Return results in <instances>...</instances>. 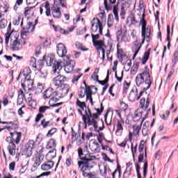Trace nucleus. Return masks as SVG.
<instances>
[{
    "instance_id": "5fc2aeb1",
    "label": "nucleus",
    "mask_w": 178,
    "mask_h": 178,
    "mask_svg": "<svg viewBox=\"0 0 178 178\" xmlns=\"http://www.w3.org/2000/svg\"><path fill=\"white\" fill-rule=\"evenodd\" d=\"M42 118H44V115L42 114V113H38L37 115H36V118H35V122L36 123H38V122H40V120H41V119H42Z\"/></svg>"
},
{
    "instance_id": "4c0bfd02",
    "label": "nucleus",
    "mask_w": 178,
    "mask_h": 178,
    "mask_svg": "<svg viewBox=\"0 0 178 178\" xmlns=\"http://www.w3.org/2000/svg\"><path fill=\"white\" fill-rule=\"evenodd\" d=\"M56 131H58V129L56 128H52L48 131L47 137H52V136H54V134L56 133Z\"/></svg>"
},
{
    "instance_id": "58836bf2",
    "label": "nucleus",
    "mask_w": 178,
    "mask_h": 178,
    "mask_svg": "<svg viewBox=\"0 0 178 178\" xmlns=\"http://www.w3.org/2000/svg\"><path fill=\"white\" fill-rule=\"evenodd\" d=\"M49 106H42L39 107V113H45L47 112V109H49Z\"/></svg>"
},
{
    "instance_id": "1a4fd4ad",
    "label": "nucleus",
    "mask_w": 178,
    "mask_h": 178,
    "mask_svg": "<svg viewBox=\"0 0 178 178\" xmlns=\"http://www.w3.org/2000/svg\"><path fill=\"white\" fill-rule=\"evenodd\" d=\"M65 81H66V77L62 75H58L53 79V84L55 86V87H56V88L62 87L63 85L66 86V87H67V85L63 84Z\"/></svg>"
},
{
    "instance_id": "052dcab7",
    "label": "nucleus",
    "mask_w": 178,
    "mask_h": 178,
    "mask_svg": "<svg viewBox=\"0 0 178 178\" xmlns=\"http://www.w3.org/2000/svg\"><path fill=\"white\" fill-rule=\"evenodd\" d=\"M48 124H49V121H45V119L42 120L41 121V125L45 129L46 127H48Z\"/></svg>"
},
{
    "instance_id": "cd10ccee",
    "label": "nucleus",
    "mask_w": 178,
    "mask_h": 178,
    "mask_svg": "<svg viewBox=\"0 0 178 178\" xmlns=\"http://www.w3.org/2000/svg\"><path fill=\"white\" fill-rule=\"evenodd\" d=\"M147 126H149V122L148 121H146L143 125V128L142 129V134L143 137H145L146 136H148V128Z\"/></svg>"
},
{
    "instance_id": "e2e57ef3",
    "label": "nucleus",
    "mask_w": 178,
    "mask_h": 178,
    "mask_svg": "<svg viewBox=\"0 0 178 178\" xmlns=\"http://www.w3.org/2000/svg\"><path fill=\"white\" fill-rule=\"evenodd\" d=\"M76 47L78 49H81V51H88V48H85L83 49V47H81V44L80 43H76Z\"/></svg>"
},
{
    "instance_id": "a878e982",
    "label": "nucleus",
    "mask_w": 178,
    "mask_h": 178,
    "mask_svg": "<svg viewBox=\"0 0 178 178\" xmlns=\"http://www.w3.org/2000/svg\"><path fill=\"white\" fill-rule=\"evenodd\" d=\"M90 159L95 160V159H97V157H95V156L91 155V154L88 153L85 154L83 158H81V161H83L82 162L90 161Z\"/></svg>"
},
{
    "instance_id": "bf43d9fd",
    "label": "nucleus",
    "mask_w": 178,
    "mask_h": 178,
    "mask_svg": "<svg viewBox=\"0 0 178 178\" xmlns=\"http://www.w3.org/2000/svg\"><path fill=\"white\" fill-rule=\"evenodd\" d=\"M133 129L136 134H138L140 133V130L141 129V127L134 125Z\"/></svg>"
},
{
    "instance_id": "7ed1b4c3",
    "label": "nucleus",
    "mask_w": 178,
    "mask_h": 178,
    "mask_svg": "<svg viewBox=\"0 0 178 178\" xmlns=\"http://www.w3.org/2000/svg\"><path fill=\"white\" fill-rule=\"evenodd\" d=\"M86 121L88 122V126H93L95 129V131H97V129H98V122L97 119L99 118L98 114L97 113H91V111H90V108L88 107V109L85 111Z\"/></svg>"
},
{
    "instance_id": "f8f14e48",
    "label": "nucleus",
    "mask_w": 178,
    "mask_h": 178,
    "mask_svg": "<svg viewBox=\"0 0 178 178\" xmlns=\"http://www.w3.org/2000/svg\"><path fill=\"white\" fill-rule=\"evenodd\" d=\"M57 5L52 6L51 7V15L54 19H60L62 17V12H60V8L57 7Z\"/></svg>"
},
{
    "instance_id": "09e8293b",
    "label": "nucleus",
    "mask_w": 178,
    "mask_h": 178,
    "mask_svg": "<svg viewBox=\"0 0 178 178\" xmlns=\"http://www.w3.org/2000/svg\"><path fill=\"white\" fill-rule=\"evenodd\" d=\"M108 112H106L105 114H104V120L106 122V124L107 126H111L112 124V119H111V120L108 122Z\"/></svg>"
},
{
    "instance_id": "6e6552de",
    "label": "nucleus",
    "mask_w": 178,
    "mask_h": 178,
    "mask_svg": "<svg viewBox=\"0 0 178 178\" xmlns=\"http://www.w3.org/2000/svg\"><path fill=\"white\" fill-rule=\"evenodd\" d=\"M11 137H7L6 139V141L7 143H9V138L10 141H13V143H15L17 144H19L20 143V140H22V132H11L10 133Z\"/></svg>"
},
{
    "instance_id": "37998d69",
    "label": "nucleus",
    "mask_w": 178,
    "mask_h": 178,
    "mask_svg": "<svg viewBox=\"0 0 178 178\" xmlns=\"http://www.w3.org/2000/svg\"><path fill=\"white\" fill-rule=\"evenodd\" d=\"M95 109L97 112V115H98V116H99V115H101V113H102V112H104V109L102 103L100 104V108H95Z\"/></svg>"
},
{
    "instance_id": "473e14b6",
    "label": "nucleus",
    "mask_w": 178,
    "mask_h": 178,
    "mask_svg": "<svg viewBox=\"0 0 178 178\" xmlns=\"http://www.w3.org/2000/svg\"><path fill=\"white\" fill-rule=\"evenodd\" d=\"M76 106L81 108L82 111H84V108H87L84 102H81L79 99H76Z\"/></svg>"
},
{
    "instance_id": "7c9ffc66",
    "label": "nucleus",
    "mask_w": 178,
    "mask_h": 178,
    "mask_svg": "<svg viewBox=\"0 0 178 178\" xmlns=\"http://www.w3.org/2000/svg\"><path fill=\"white\" fill-rule=\"evenodd\" d=\"M53 168H54L53 165L48 164L47 163H44V164H42L41 165L42 170H44V171L49 170L50 169H52Z\"/></svg>"
},
{
    "instance_id": "393cba45",
    "label": "nucleus",
    "mask_w": 178,
    "mask_h": 178,
    "mask_svg": "<svg viewBox=\"0 0 178 178\" xmlns=\"http://www.w3.org/2000/svg\"><path fill=\"white\" fill-rule=\"evenodd\" d=\"M127 21L131 22V24L132 26H136L138 22L136 20V17L134 16V14H131L128 17H127Z\"/></svg>"
},
{
    "instance_id": "b1692460",
    "label": "nucleus",
    "mask_w": 178,
    "mask_h": 178,
    "mask_svg": "<svg viewBox=\"0 0 178 178\" xmlns=\"http://www.w3.org/2000/svg\"><path fill=\"white\" fill-rule=\"evenodd\" d=\"M151 49H149L148 51H145L143 58H142V65H145L147 62L148 61V59H149V54Z\"/></svg>"
},
{
    "instance_id": "6ab92c4d",
    "label": "nucleus",
    "mask_w": 178,
    "mask_h": 178,
    "mask_svg": "<svg viewBox=\"0 0 178 178\" xmlns=\"http://www.w3.org/2000/svg\"><path fill=\"white\" fill-rule=\"evenodd\" d=\"M28 104L29 106H30L31 108H35V106H37V101L33 99V95L31 93L29 94Z\"/></svg>"
},
{
    "instance_id": "4d7b16f0",
    "label": "nucleus",
    "mask_w": 178,
    "mask_h": 178,
    "mask_svg": "<svg viewBox=\"0 0 178 178\" xmlns=\"http://www.w3.org/2000/svg\"><path fill=\"white\" fill-rule=\"evenodd\" d=\"M48 143L49 145H51V147H53V148H55V147H56V140H55V139L51 138Z\"/></svg>"
},
{
    "instance_id": "69168bd1",
    "label": "nucleus",
    "mask_w": 178,
    "mask_h": 178,
    "mask_svg": "<svg viewBox=\"0 0 178 178\" xmlns=\"http://www.w3.org/2000/svg\"><path fill=\"white\" fill-rule=\"evenodd\" d=\"M135 47V51H138V52H140V49H141V44L138 42H136L134 44Z\"/></svg>"
},
{
    "instance_id": "4468645a",
    "label": "nucleus",
    "mask_w": 178,
    "mask_h": 178,
    "mask_svg": "<svg viewBox=\"0 0 178 178\" xmlns=\"http://www.w3.org/2000/svg\"><path fill=\"white\" fill-rule=\"evenodd\" d=\"M128 99L129 101H130V102H134V101H138V99H140V96L138 97V90L136 89V91H134V90L132 89L129 93Z\"/></svg>"
},
{
    "instance_id": "6e6d98bb",
    "label": "nucleus",
    "mask_w": 178,
    "mask_h": 178,
    "mask_svg": "<svg viewBox=\"0 0 178 178\" xmlns=\"http://www.w3.org/2000/svg\"><path fill=\"white\" fill-rule=\"evenodd\" d=\"M49 106H51L52 108H55L56 106H60V105H63V102H60V103H51V102H49Z\"/></svg>"
},
{
    "instance_id": "13d9d810",
    "label": "nucleus",
    "mask_w": 178,
    "mask_h": 178,
    "mask_svg": "<svg viewBox=\"0 0 178 178\" xmlns=\"http://www.w3.org/2000/svg\"><path fill=\"white\" fill-rule=\"evenodd\" d=\"M34 8H35V6H32V7H26L25 8V11H24V15L26 17H27V15H29V12H30L31 9H34Z\"/></svg>"
},
{
    "instance_id": "39448f33",
    "label": "nucleus",
    "mask_w": 178,
    "mask_h": 178,
    "mask_svg": "<svg viewBox=\"0 0 178 178\" xmlns=\"http://www.w3.org/2000/svg\"><path fill=\"white\" fill-rule=\"evenodd\" d=\"M94 165H95V162L92 159H89L86 161H79L78 165L80 168L81 172H84V170H90L94 168Z\"/></svg>"
},
{
    "instance_id": "ea45409f",
    "label": "nucleus",
    "mask_w": 178,
    "mask_h": 178,
    "mask_svg": "<svg viewBox=\"0 0 178 178\" xmlns=\"http://www.w3.org/2000/svg\"><path fill=\"white\" fill-rule=\"evenodd\" d=\"M117 56L118 58H120L121 60H123V58L124 57V55H123V50L118 49Z\"/></svg>"
},
{
    "instance_id": "9d476101",
    "label": "nucleus",
    "mask_w": 178,
    "mask_h": 178,
    "mask_svg": "<svg viewBox=\"0 0 178 178\" xmlns=\"http://www.w3.org/2000/svg\"><path fill=\"white\" fill-rule=\"evenodd\" d=\"M57 48V54L60 58H66V54H67V49L66 46L63 43H58L56 46Z\"/></svg>"
},
{
    "instance_id": "f3484780",
    "label": "nucleus",
    "mask_w": 178,
    "mask_h": 178,
    "mask_svg": "<svg viewBox=\"0 0 178 178\" xmlns=\"http://www.w3.org/2000/svg\"><path fill=\"white\" fill-rule=\"evenodd\" d=\"M25 99V101H27V99L26 98V95H24V92H23V90L19 89L18 91V98H17V105H20L21 104H23V101Z\"/></svg>"
},
{
    "instance_id": "f03ea898",
    "label": "nucleus",
    "mask_w": 178,
    "mask_h": 178,
    "mask_svg": "<svg viewBox=\"0 0 178 178\" xmlns=\"http://www.w3.org/2000/svg\"><path fill=\"white\" fill-rule=\"evenodd\" d=\"M43 60L46 62L47 66H52L54 73H59L62 70V61H56L54 54H49L43 56Z\"/></svg>"
},
{
    "instance_id": "a18cd8bd",
    "label": "nucleus",
    "mask_w": 178,
    "mask_h": 178,
    "mask_svg": "<svg viewBox=\"0 0 178 178\" xmlns=\"http://www.w3.org/2000/svg\"><path fill=\"white\" fill-rule=\"evenodd\" d=\"M92 36V41L94 44L95 42H97L99 38V34L94 35L93 33L91 34Z\"/></svg>"
},
{
    "instance_id": "4be33fe9",
    "label": "nucleus",
    "mask_w": 178,
    "mask_h": 178,
    "mask_svg": "<svg viewBox=\"0 0 178 178\" xmlns=\"http://www.w3.org/2000/svg\"><path fill=\"white\" fill-rule=\"evenodd\" d=\"M56 158V149L50 150L46 155V159H54Z\"/></svg>"
},
{
    "instance_id": "412c9836",
    "label": "nucleus",
    "mask_w": 178,
    "mask_h": 178,
    "mask_svg": "<svg viewBox=\"0 0 178 178\" xmlns=\"http://www.w3.org/2000/svg\"><path fill=\"white\" fill-rule=\"evenodd\" d=\"M34 148V140H29L25 146L26 152H31Z\"/></svg>"
},
{
    "instance_id": "e433bc0d",
    "label": "nucleus",
    "mask_w": 178,
    "mask_h": 178,
    "mask_svg": "<svg viewBox=\"0 0 178 178\" xmlns=\"http://www.w3.org/2000/svg\"><path fill=\"white\" fill-rule=\"evenodd\" d=\"M116 35H117V40H123L124 38V35H123V31H122V29L120 30H118L117 31V33H116Z\"/></svg>"
},
{
    "instance_id": "bb28decb",
    "label": "nucleus",
    "mask_w": 178,
    "mask_h": 178,
    "mask_svg": "<svg viewBox=\"0 0 178 178\" xmlns=\"http://www.w3.org/2000/svg\"><path fill=\"white\" fill-rule=\"evenodd\" d=\"M23 74V76H28L29 74H31V70H30V68H25L24 69V70L22 71V72H20L19 74V76L17 78V80L19 81L20 80V76H22V74Z\"/></svg>"
},
{
    "instance_id": "0eeeda50",
    "label": "nucleus",
    "mask_w": 178,
    "mask_h": 178,
    "mask_svg": "<svg viewBox=\"0 0 178 178\" xmlns=\"http://www.w3.org/2000/svg\"><path fill=\"white\" fill-rule=\"evenodd\" d=\"M140 24L142 25V34L144 35V33H146L147 38H149L151 37V26H147V21L144 18L140 19Z\"/></svg>"
},
{
    "instance_id": "dca6fc26",
    "label": "nucleus",
    "mask_w": 178,
    "mask_h": 178,
    "mask_svg": "<svg viewBox=\"0 0 178 178\" xmlns=\"http://www.w3.org/2000/svg\"><path fill=\"white\" fill-rule=\"evenodd\" d=\"M93 20H96V22L92 24L91 30L92 33H97V31H98V29L101 27V25L102 24L101 23V21L98 18H94Z\"/></svg>"
},
{
    "instance_id": "c756f323",
    "label": "nucleus",
    "mask_w": 178,
    "mask_h": 178,
    "mask_svg": "<svg viewBox=\"0 0 178 178\" xmlns=\"http://www.w3.org/2000/svg\"><path fill=\"white\" fill-rule=\"evenodd\" d=\"M172 60L173 63L172 67H175V66H176V63H177L178 62V51L177 50H175V51L174 52Z\"/></svg>"
},
{
    "instance_id": "20e7f679",
    "label": "nucleus",
    "mask_w": 178,
    "mask_h": 178,
    "mask_svg": "<svg viewBox=\"0 0 178 178\" xmlns=\"http://www.w3.org/2000/svg\"><path fill=\"white\" fill-rule=\"evenodd\" d=\"M61 65L63 67H65V71L67 73H70V72H73V69H74V66H76V61L70 60L69 56H67L66 60L64 59V62H62Z\"/></svg>"
},
{
    "instance_id": "864d4df0",
    "label": "nucleus",
    "mask_w": 178,
    "mask_h": 178,
    "mask_svg": "<svg viewBox=\"0 0 178 178\" xmlns=\"http://www.w3.org/2000/svg\"><path fill=\"white\" fill-rule=\"evenodd\" d=\"M142 37H143V40L141 43L140 44L141 45V47H143V44H144V42H145V38H146V41L148 42V41H149V38H147V33H144V35L142 33Z\"/></svg>"
},
{
    "instance_id": "3c124183",
    "label": "nucleus",
    "mask_w": 178,
    "mask_h": 178,
    "mask_svg": "<svg viewBox=\"0 0 178 178\" xmlns=\"http://www.w3.org/2000/svg\"><path fill=\"white\" fill-rule=\"evenodd\" d=\"M81 75H74L72 77V83H73V84H74V83L79 81V79L81 77Z\"/></svg>"
},
{
    "instance_id": "8fccbe9b",
    "label": "nucleus",
    "mask_w": 178,
    "mask_h": 178,
    "mask_svg": "<svg viewBox=\"0 0 178 178\" xmlns=\"http://www.w3.org/2000/svg\"><path fill=\"white\" fill-rule=\"evenodd\" d=\"M84 92H85V94H92V90H91V86H88L86 85Z\"/></svg>"
},
{
    "instance_id": "79ce46f5",
    "label": "nucleus",
    "mask_w": 178,
    "mask_h": 178,
    "mask_svg": "<svg viewBox=\"0 0 178 178\" xmlns=\"http://www.w3.org/2000/svg\"><path fill=\"white\" fill-rule=\"evenodd\" d=\"M104 8L106 9V10H112V5H108V1L107 0H104Z\"/></svg>"
},
{
    "instance_id": "c85d7f7f",
    "label": "nucleus",
    "mask_w": 178,
    "mask_h": 178,
    "mask_svg": "<svg viewBox=\"0 0 178 178\" xmlns=\"http://www.w3.org/2000/svg\"><path fill=\"white\" fill-rule=\"evenodd\" d=\"M123 124H124V121L123 120H118L117 131H123Z\"/></svg>"
},
{
    "instance_id": "5701e85b",
    "label": "nucleus",
    "mask_w": 178,
    "mask_h": 178,
    "mask_svg": "<svg viewBox=\"0 0 178 178\" xmlns=\"http://www.w3.org/2000/svg\"><path fill=\"white\" fill-rule=\"evenodd\" d=\"M119 2L117 3V5L114 6L113 8V15L115 16V19L117 22H119Z\"/></svg>"
},
{
    "instance_id": "f704fd0d",
    "label": "nucleus",
    "mask_w": 178,
    "mask_h": 178,
    "mask_svg": "<svg viewBox=\"0 0 178 178\" xmlns=\"http://www.w3.org/2000/svg\"><path fill=\"white\" fill-rule=\"evenodd\" d=\"M129 1H127L126 0H121V10L122 12H124V9L127 7V5H129Z\"/></svg>"
},
{
    "instance_id": "aec40b11",
    "label": "nucleus",
    "mask_w": 178,
    "mask_h": 178,
    "mask_svg": "<svg viewBox=\"0 0 178 178\" xmlns=\"http://www.w3.org/2000/svg\"><path fill=\"white\" fill-rule=\"evenodd\" d=\"M94 47H96V51H101L105 46V42L104 40H98L93 43Z\"/></svg>"
},
{
    "instance_id": "680f3d73",
    "label": "nucleus",
    "mask_w": 178,
    "mask_h": 178,
    "mask_svg": "<svg viewBox=\"0 0 178 178\" xmlns=\"http://www.w3.org/2000/svg\"><path fill=\"white\" fill-rule=\"evenodd\" d=\"M143 161H144V154H140L138 158V163H143Z\"/></svg>"
},
{
    "instance_id": "9b49d317",
    "label": "nucleus",
    "mask_w": 178,
    "mask_h": 178,
    "mask_svg": "<svg viewBox=\"0 0 178 178\" xmlns=\"http://www.w3.org/2000/svg\"><path fill=\"white\" fill-rule=\"evenodd\" d=\"M58 91L54 90V88H49L44 92L43 98L47 99V98H52V97H58Z\"/></svg>"
},
{
    "instance_id": "423d86ee",
    "label": "nucleus",
    "mask_w": 178,
    "mask_h": 178,
    "mask_svg": "<svg viewBox=\"0 0 178 178\" xmlns=\"http://www.w3.org/2000/svg\"><path fill=\"white\" fill-rule=\"evenodd\" d=\"M38 24V19L35 20V24H33V22H28L26 28L22 27L21 31V35H27L29 33H33L35 29V25Z\"/></svg>"
},
{
    "instance_id": "338daca9",
    "label": "nucleus",
    "mask_w": 178,
    "mask_h": 178,
    "mask_svg": "<svg viewBox=\"0 0 178 178\" xmlns=\"http://www.w3.org/2000/svg\"><path fill=\"white\" fill-rule=\"evenodd\" d=\"M15 166H16V163L15 161H13L9 165V170L13 171L15 170Z\"/></svg>"
},
{
    "instance_id": "0e129e2a",
    "label": "nucleus",
    "mask_w": 178,
    "mask_h": 178,
    "mask_svg": "<svg viewBox=\"0 0 178 178\" xmlns=\"http://www.w3.org/2000/svg\"><path fill=\"white\" fill-rule=\"evenodd\" d=\"M143 143H144V140H141L138 147V151L140 154L143 152V151H144V144H143Z\"/></svg>"
},
{
    "instance_id": "c9c22d12",
    "label": "nucleus",
    "mask_w": 178,
    "mask_h": 178,
    "mask_svg": "<svg viewBox=\"0 0 178 178\" xmlns=\"http://www.w3.org/2000/svg\"><path fill=\"white\" fill-rule=\"evenodd\" d=\"M68 92H69V88H67V86L65 88H62L61 96H60L59 98H63V97H66Z\"/></svg>"
},
{
    "instance_id": "de8ad7c7",
    "label": "nucleus",
    "mask_w": 178,
    "mask_h": 178,
    "mask_svg": "<svg viewBox=\"0 0 178 178\" xmlns=\"http://www.w3.org/2000/svg\"><path fill=\"white\" fill-rule=\"evenodd\" d=\"M41 163V159L39 157H36L35 161L33 163V168H38Z\"/></svg>"
},
{
    "instance_id": "c03bdc74",
    "label": "nucleus",
    "mask_w": 178,
    "mask_h": 178,
    "mask_svg": "<svg viewBox=\"0 0 178 178\" xmlns=\"http://www.w3.org/2000/svg\"><path fill=\"white\" fill-rule=\"evenodd\" d=\"M130 87V83H127V81L124 82V87H123V92H127L129 88Z\"/></svg>"
},
{
    "instance_id": "774afa93",
    "label": "nucleus",
    "mask_w": 178,
    "mask_h": 178,
    "mask_svg": "<svg viewBox=\"0 0 178 178\" xmlns=\"http://www.w3.org/2000/svg\"><path fill=\"white\" fill-rule=\"evenodd\" d=\"M50 101L49 102H51V104H52V102H58V101H59V98L56 97H49Z\"/></svg>"
},
{
    "instance_id": "72a5a7b5",
    "label": "nucleus",
    "mask_w": 178,
    "mask_h": 178,
    "mask_svg": "<svg viewBox=\"0 0 178 178\" xmlns=\"http://www.w3.org/2000/svg\"><path fill=\"white\" fill-rule=\"evenodd\" d=\"M120 165H119V160L117 159V169L115 170V171L112 173L113 178H115V175L116 173H119V176H120Z\"/></svg>"
},
{
    "instance_id": "2eb2a0df",
    "label": "nucleus",
    "mask_w": 178,
    "mask_h": 178,
    "mask_svg": "<svg viewBox=\"0 0 178 178\" xmlns=\"http://www.w3.org/2000/svg\"><path fill=\"white\" fill-rule=\"evenodd\" d=\"M9 144L10 145L8 146L7 149L10 155H12V156H13L16 155V145L13 140L10 141Z\"/></svg>"
},
{
    "instance_id": "ddd939ff",
    "label": "nucleus",
    "mask_w": 178,
    "mask_h": 178,
    "mask_svg": "<svg viewBox=\"0 0 178 178\" xmlns=\"http://www.w3.org/2000/svg\"><path fill=\"white\" fill-rule=\"evenodd\" d=\"M151 98V95L148 94L147 100H146V104H145V98H142L140 102V109H144L145 111H147L148 109V106H149V101Z\"/></svg>"
},
{
    "instance_id": "f257e3e1",
    "label": "nucleus",
    "mask_w": 178,
    "mask_h": 178,
    "mask_svg": "<svg viewBox=\"0 0 178 178\" xmlns=\"http://www.w3.org/2000/svg\"><path fill=\"white\" fill-rule=\"evenodd\" d=\"M136 84L137 87H141L143 84H146L147 88H151V75L149 71H143L142 73L138 74L136 77Z\"/></svg>"
},
{
    "instance_id": "a211bd4d",
    "label": "nucleus",
    "mask_w": 178,
    "mask_h": 178,
    "mask_svg": "<svg viewBox=\"0 0 178 178\" xmlns=\"http://www.w3.org/2000/svg\"><path fill=\"white\" fill-rule=\"evenodd\" d=\"M24 80H22L21 81V86H22V88H23V90H25V88H26V85H24V83H23V81L24 82V83H26V82H29V83L30 84H31V86L33 87V81H31V76L29 74V75H25V76H24Z\"/></svg>"
},
{
    "instance_id": "a19ab883",
    "label": "nucleus",
    "mask_w": 178,
    "mask_h": 178,
    "mask_svg": "<svg viewBox=\"0 0 178 178\" xmlns=\"http://www.w3.org/2000/svg\"><path fill=\"white\" fill-rule=\"evenodd\" d=\"M11 49L13 51H17L19 49L17 48V39L13 41V44H11Z\"/></svg>"
},
{
    "instance_id": "603ef678",
    "label": "nucleus",
    "mask_w": 178,
    "mask_h": 178,
    "mask_svg": "<svg viewBox=\"0 0 178 178\" xmlns=\"http://www.w3.org/2000/svg\"><path fill=\"white\" fill-rule=\"evenodd\" d=\"M167 41L170 42V26H167Z\"/></svg>"
},
{
    "instance_id": "2f4dec72",
    "label": "nucleus",
    "mask_w": 178,
    "mask_h": 178,
    "mask_svg": "<svg viewBox=\"0 0 178 178\" xmlns=\"http://www.w3.org/2000/svg\"><path fill=\"white\" fill-rule=\"evenodd\" d=\"M44 8L46 9V16H47V17H49V16H51V8H49V2L46 1Z\"/></svg>"
},
{
    "instance_id": "49530a36",
    "label": "nucleus",
    "mask_w": 178,
    "mask_h": 178,
    "mask_svg": "<svg viewBox=\"0 0 178 178\" xmlns=\"http://www.w3.org/2000/svg\"><path fill=\"white\" fill-rule=\"evenodd\" d=\"M131 149L134 161H135V159H134V156H135L134 154H137V145L135 146V147H133V143H131Z\"/></svg>"
}]
</instances>
